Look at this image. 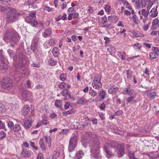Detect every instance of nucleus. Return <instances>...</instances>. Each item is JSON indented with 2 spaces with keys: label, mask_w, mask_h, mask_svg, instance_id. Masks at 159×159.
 <instances>
[{
  "label": "nucleus",
  "mask_w": 159,
  "mask_h": 159,
  "mask_svg": "<svg viewBox=\"0 0 159 159\" xmlns=\"http://www.w3.org/2000/svg\"><path fill=\"white\" fill-rule=\"evenodd\" d=\"M89 144L90 146L92 147L91 150L92 156L95 158L101 159L102 156L99 151L100 143L98 137L95 135L92 136L90 138Z\"/></svg>",
  "instance_id": "1"
},
{
  "label": "nucleus",
  "mask_w": 159,
  "mask_h": 159,
  "mask_svg": "<svg viewBox=\"0 0 159 159\" xmlns=\"http://www.w3.org/2000/svg\"><path fill=\"white\" fill-rule=\"evenodd\" d=\"M4 38L9 40L10 45L11 47H14L17 44L20 38L17 33L14 31L10 30L6 33Z\"/></svg>",
  "instance_id": "2"
},
{
  "label": "nucleus",
  "mask_w": 159,
  "mask_h": 159,
  "mask_svg": "<svg viewBox=\"0 0 159 159\" xmlns=\"http://www.w3.org/2000/svg\"><path fill=\"white\" fill-rule=\"evenodd\" d=\"M7 11V19L8 22L12 23L18 19L19 14L16 12V10L12 8H8L6 10Z\"/></svg>",
  "instance_id": "3"
},
{
  "label": "nucleus",
  "mask_w": 159,
  "mask_h": 159,
  "mask_svg": "<svg viewBox=\"0 0 159 159\" xmlns=\"http://www.w3.org/2000/svg\"><path fill=\"white\" fill-rule=\"evenodd\" d=\"M24 57L25 56L22 53L19 54L18 57L16 58L15 57H14V64L16 68H18L24 66L23 59Z\"/></svg>",
  "instance_id": "4"
},
{
  "label": "nucleus",
  "mask_w": 159,
  "mask_h": 159,
  "mask_svg": "<svg viewBox=\"0 0 159 159\" xmlns=\"http://www.w3.org/2000/svg\"><path fill=\"white\" fill-rule=\"evenodd\" d=\"M25 20L27 23H30L34 26H36L38 22L36 20V12H34L30 13L26 18Z\"/></svg>",
  "instance_id": "5"
},
{
  "label": "nucleus",
  "mask_w": 159,
  "mask_h": 159,
  "mask_svg": "<svg viewBox=\"0 0 159 159\" xmlns=\"http://www.w3.org/2000/svg\"><path fill=\"white\" fill-rule=\"evenodd\" d=\"M101 76L99 75H97L93 80L92 86L94 89H99L102 87V84L101 82Z\"/></svg>",
  "instance_id": "6"
},
{
  "label": "nucleus",
  "mask_w": 159,
  "mask_h": 159,
  "mask_svg": "<svg viewBox=\"0 0 159 159\" xmlns=\"http://www.w3.org/2000/svg\"><path fill=\"white\" fill-rule=\"evenodd\" d=\"M78 142V138L76 136H74L70 139L69 143L68 151L71 152L73 151L76 148Z\"/></svg>",
  "instance_id": "7"
},
{
  "label": "nucleus",
  "mask_w": 159,
  "mask_h": 159,
  "mask_svg": "<svg viewBox=\"0 0 159 159\" xmlns=\"http://www.w3.org/2000/svg\"><path fill=\"white\" fill-rule=\"evenodd\" d=\"M1 85L4 89H7L9 90L11 89L12 86V81L10 79H3L1 82Z\"/></svg>",
  "instance_id": "8"
},
{
  "label": "nucleus",
  "mask_w": 159,
  "mask_h": 159,
  "mask_svg": "<svg viewBox=\"0 0 159 159\" xmlns=\"http://www.w3.org/2000/svg\"><path fill=\"white\" fill-rule=\"evenodd\" d=\"M7 62V59L3 54L2 50H0V68L4 70L7 69L8 66Z\"/></svg>",
  "instance_id": "9"
},
{
  "label": "nucleus",
  "mask_w": 159,
  "mask_h": 159,
  "mask_svg": "<svg viewBox=\"0 0 159 159\" xmlns=\"http://www.w3.org/2000/svg\"><path fill=\"white\" fill-rule=\"evenodd\" d=\"M20 94L21 97L24 99H28L32 96V93L24 88L20 89Z\"/></svg>",
  "instance_id": "10"
},
{
  "label": "nucleus",
  "mask_w": 159,
  "mask_h": 159,
  "mask_svg": "<svg viewBox=\"0 0 159 159\" xmlns=\"http://www.w3.org/2000/svg\"><path fill=\"white\" fill-rule=\"evenodd\" d=\"M116 143L113 141H112L110 143L106 142L103 144V148L104 151L115 148L116 146Z\"/></svg>",
  "instance_id": "11"
},
{
  "label": "nucleus",
  "mask_w": 159,
  "mask_h": 159,
  "mask_svg": "<svg viewBox=\"0 0 159 159\" xmlns=\"http://www.w3.org/2000/svg\"><path fill=\"white\" fill-rule=\"evenodd\" d=\"M117 154L119 157H122L124 154V146L121 144L117 146Z\"/></svg>",
  "instance_id": "12"
},
{
  "label": "nucleus",
  "mask_w": 159,
  "mask_h": 159,
  "mask_svg": "<svg viewBox=\"0 0 159 159\" xmlns=\"http://www.w3.org/2000/svg\"><path fill=\"white\" fill-rule=\"evenodd\" d=\"M39 47L38 41L36 39H34L32 41V43L31 45V49L32 50L33 52L37 49Z\"/></svg>",
  "instance_id": "13"
},
{
  "label": "nucleus",
  "mask_w": 159,
  "mask_h": 159,
  "mask_svg": "<svg viewBox=\"0 0 159 159\" xmlns=\"http://www.w3.org/2000/svg\"><path fill=\"white\" fill-rule=\"evenodd\" d=\"M159 27V21L157 18L154 19L152 22L151 29L153 30L156 29Z\"/></svg>",
  "instance_id": "14"
},
{
  "label": "nucleus",
  "mask_w": 159,
  "mask_h": 159,
  "mask_svg": "<svg viewBox=\"0 0 159 159\" xmlns=\"http://www.w3.org/2000/svg\"><path fill=\"white\" fill-rule=\"evenodd\" d=\"M30 108L28 105H25L22 109L21 112L22 114L25 116L28 115L29 112Z\"/></svg>",
  "instance_id": "15"
},
{
  "label": "nucleus",
  "mask_w": 159,
  "mask_h": 159,
  "mask_svg": "<svg viewBox=\"0 0 159 159\" xmlns=\"http://www.w3.org/2000/svg\"><path fill=\"white\" fill-rule=\"evenodd\" d=\"M119 89L116 86H111L108 89V92L110 94H115Z\"/></svg>",
  "instance_id": "16"
},
{
  "label": "nucleus",
  "mask_w": 159,
  "mask_h": 159,
  "mask_svg": "<svg viewBox=\"0 0 159 159\" xmlns=\"http://www.w3.org/2000/svg\"><path fill=\"white\" fill-rule=\"evenodd\" d=\"M84 155V152L81 150L76 152L74 157V159H81Z\"/></svg>",
  "instance_id": "17"
},
{
  "label": "nucleus",
  "mask_w": 159,
  "mask_h": 159,
  "mask_svg": "<svg viewBox=\"0 0 159 159\" xmlns=\"http://www.w3.org/2000/svg\"><path fill=\"white\" fill-rule=\"evenodd\" d=\"M30 156V153L25 148H23L21 152V156L23 157H29Z\"/></svg>",
  "instance_id": "18"
},
{
  "label": "nucleus",
  "mask_w": 159,
  "mask_h": 159,
  "mask_svg": "<svg viewBox=\"0 0 159 159\" xmlns=\"http://www.w3.org/2000/svg\"><path fill=\"white\" fill-rule=\"evenodd\" d=\"M61 93L64 97H66L68 95L69 98H71V94L69 91L66 89H64L61 92Z\"/></svg>",
  "instance_id": "19"
},
{
  "label": "nucleus",
  "mask_w": 159,
  "mask_h": 159,
  "mask_svg": "<svg viewBox=\"0 0 159 159\" xmlns=\"http://www.w3.org/2000/svg\"><path fill=\"white\" fill-rule=\"evenodd\" d=\"M52 33V31L51 29L48 28L45 30L43 33V36L45 38L50 36Z\"/></svg>",
  "instance_id": "20"
},
{
  "label": "nucleus",
  "mask_w": 159,
  "mask_h": 159,
  "mask_svg": "<svg viewBox=\"0 0 159 159\" xmlns=\"http://www.w3.org/2000/svg\"><path fill=\"white\" fill-rule=\"evenodd\" d=\"M129 97L127 99V101L128 102H135L136 100L135 98L136 97V95L135 93L129 96Z\"/></svg>",
  "instance_id": "21"
},
{
  "label": "nucleus",
  "mask_w": 159,
  "mask_h": 159,
  "mask_svg": "<svg viewBox=\"0 0 159 159\" xmlns=\"http://www.w3.org/2000/svg\"><path fill=\"white\" fill-rule=\"evenodd\" d=\"M31 126V121L30 120H26L24 121V127L27 129L29 128Z\"/></svg>",
  "instance_id": "22"
},
{
  "label": "nucleus",
  "mask_w": 159,
  "mask_h": 159,
  "mask_svg": "<svg viewBox=\"0 0 159 159\" xmlns=\"http://www.w3.org/2000/svg\"><path fill=\"white\" fill-rule=\"evenodd\" d=\"M87 102V100L84 97H79L78 99V103L81 104H85Z\"/></svg>",
  "instance_id": "23"
},
{
  "label": "nucleus",
  "mask_w": 159,
  "mask_h": 159,
  "mask_svg": "<svg viewBox=\"0 0 159 159\" xmlns=\"http://www.w3.org/2000/svg\"><path fill=\"white\" fill-rule=\"evenodd\" d=\"M99 96L102 100H103L106 95V92L103 90H100L98 92Z\"/></svg>",
  "instance_id": "24"
},
{
  "label": "nucleus",
  "mask_w": 159,
  "mask_h": 159,
  "mask_svg": "<svg viewBox=\"0 0 159 159\" xmlns=\"http://www.w3.org/2000/svg\"><path fill=\"white\" fill-rule=\"evenodd\" d=\"M105 152H106V156L107 158H110L114 156V153L110 151L107 150Z\"/></svg>",
  "instance_id": "25"
},
{
  "label": "nucleus",
  "mask_w": 159,
  "mask_h": 159,
  "mask_svg": "<svg viewBox=\"0 0 159 159\" xmlns=\"http://www.w3.org/2000/svg\"><path fill=\"white\" fill-rule=\"evenodd\" d=\"M158 14V12L157 11L156 9L152 8L150 12V16L153 17H156Z\"/></svg>",
  "instance_id": "26"
},
{
  "label": "nucleus",
  "mask_w": 159,
  "mask_h": 159,
  "mask_svg": "<svg viewBox=\"0 0 159 159\" xmlns=\"http://www.w3.org/2000/svg\"><path fill=\"white\" fill-rule=\"evenodd\" d=\"M47 41L48 43V45L51 46H54L57 42L55 39L53 38L49 39Z\"/></svg>",
  "instance_id": "27"
},
{
  "label": "nucleus",
  "mask_w": 159,
  "mask_h": 159,
  "mask_svg": "<svg viewBox=\"0 0 159 159\" xmlns=\"http://www.w3.org/2000/svg\"><path fill=\"white\" fill-rule=\"evenodd\" d=\"M52 52L54 57H57L59 53V50L58 48L57 47L54 48L52 50Z\"/></svg>",
  "instance_id": "28"
},
{
  "label": "nucleus",
  "mask_w": 159,
  "mask_h": 159,
  "mask_svg": "<svg viewBox=\"0 0 159 159\" xmlns=\"http://www.w3.org/2000/svg\"><path fill=\"white\" fill-rule=\"evenodd\" d=\"M125 91H126V92L124 93L123 92V94H125L126 93H127L128 95L129 96H130V95L133 94L134 93L133 92V90L131 89L130 88H125Z\"/></svg>",
  "instance_id": "29"
},
{
  "label": "nucleus",
  "mask_w": 159,
  "mask_h": 159,
  "mask_svg": "<svg viewBox=\"0 0 159 159\" xmlns=\"http://www.w3.org/2000/svg\"><path fill=\"white\" fill-rule=\"evenodd\" d=\"M13 131L16 132H18L21 131V129L20 126L18 124H16L14 126L13 128Z\"/></svg>",
  "instance_id": "30"
},
{
  "label": "nucleus",
  "mask_w": 159,
  "mask_h": 159,
  "mask_svg": "<svg viewBox=\"0 0 159 159\" xmlns=\"http://www.w3.org/2000/svg\"><path fill=\"white\" fill-rule=\"evenodd\" d=\"M44 139L43 138H41L39 141V145L43 151H44L45 149V146L43 143Z\"/></svg>",
  "instance_id": "31"
},
{
  "label": "nucleus",
  "mask_w": 159,
  "mask_h": 159,
  "mask_svg": "<svg viewBox=\"0 0 159 159\" xmlns=\"http://www.w3.org/2000/svg\"><path fill=\"white\" fill-rule=\"evenodd\" d=\"M59 156V153L58 152H57L56 151H54L53 152L52 159H57Z\"/></svg>",
  "instance_id": "32"
},
{
  "label": "nucleus",
  "mask_w": 159,
  "mask_h": 159,
  "mask_svg": "<svg viewBox=\"0 0 159 159\" xmlns=\"http://www.w3.org/2000/svg\"><path fill=\"white\" fill-rule=\"evenodd\" d=\"M156 96V93L153 90H151L150 92V99H153Z\"/></svg>",
  "instance_id": "33"
},
{
  "label": "nucleus",
  "mask_w": 159,
  "mask_h": 159,
  "mask_svg": "<svg viewBox=\"0 0 159 159\" xmlns=\"http://www.w3.org/2000/svg\"><path fill=\"white\" fill-rule=\"evenodd\" d=\"M89 93L90 95L93 97H95L97 95V92L92 89V88H91L90 89H89Z\"/></svg>",
  "instance_id": "34"
},
{
  "label": "nucleus",
  "mask_w": 159,
  "mask_h": 159,
  "mask_svg": "<svg viewBox=\"0 0 159 159\" xmlns=\"http://www.w3.org/2000/svg\"><path fill=\"white\" fill-rule=\"evenodd\" d=\"M60 78L62 81H65L66 79V75L65 74L62 73L60 75Z\"/></svg>",
  "instance_id": "35"
},
{
  "label": "nucleus",
  "mask_w": 159,
  "mask_h": 159,
  "mask_svg": "<svg viewBox=\"0 0 159 159\" xmlns=\"http://www.w3.org/2000/svg\"><path fill=\"white\" fill-rule=\"evenodd\" d=\"M48 62L49 65L51 66H54L57 64V61H55L51 59H49Z\"/></svg>",
  "instance_id": "36"
},
{
  "label": "nucleus",
  "mask_w": 159,
  "mask_h": 159,
  "mask_svg": "<svg viewBox=\"0 0 159 159\" xmlns=\"http://www.w3.org/2000/svg\"><path fill=\"white\" fill-rule=\"evenodd\" d=\"M66 85V84L64 82H62L58 84V86L60 89L65 88Z\"/></svg>",
  "instance_id": "37"
},
{
  "label": "nucleus",
  "mask_w": 159,
  "mask_h": 159,
  "mask_svg": "<svg viewBox=\"0 0 159 159\" xmlns=\"http://www.w3.org/2000/svg\"><path fill=\"white\" fill-rule=\"evenodd\" d=\"M126 73L127 78L128 79H130L131 80L132 76V71L129 70H127L126 71Z\"/></svg>",
  "instance_id": "38"
},
{
  "label": "nucleus",
  "mask_w": 159,
  "mask_h": 159,
  "mask_svg": "<svg viewBox=\"0 0 159 159\" xmlns=\"http://www.w3.org/2000/svg\"><path fill=\"white\" fill-rule=\"evenodd\" d=\"M148 12H147L144 9H143L141 11V13L145 18H147L148 16Z\"/></svg>",
  "instance_id": "39"
},
{
  "label": "nucleus",
  "mask_w": 159,
  "mask_h": 159,
  "mask_svg": "<svg viewBox=\"0 0 159 159\" xmlns=\"http://www.w3.org/2000/svg\"><path fill=\"white\" fill-rule=\"evenodd\" d=\"M133 21L134 23L137 24H138L139 23V21L137 16L135 15H134L133 16Z\"/></svg>",
  "instance_id": "40"
},
{
  "label": "nucleus",
  "mask_w": 159,
  "mask_h": 159,
  "mask_svg": "<svg viewBox=\"0 0 159 159\" xmlns=\"http://www.w3.org/2000/svg\"><path fill=\"white\" fill-rule=\"evenodd\" d=\"M150 57L152 59L156 58L157 57V55L156 53L151 52L150 53Z\"/></svg>",
  "instance_id": "41"
},
{
  "label": "nucleus",
  "mask_w": 159,
  "mask_h": 159,
  "mask_svg": "<svg viewBox=\"0 0 159 159\" xmlns=\"http://www.w3.org/2000/svg\"><path fill=\"white\" fill-rule=\"evenodd\" d=\"M1 136L0 137V140H2L6 136V134L4 131H0Z\"/></svg>",
  "instance_id": "42"
},
{
  "label": "nucleus",
  "mask_w": 159,
  "mask_h": 159,
  "mask_svg": "<svg viewBox=\"0 0 159 159\" xmlns=\"http://www.w3.org/2000/svg\"><path fill=\"white\" fill-rule=\"evenodd\" d=\"M61 101L57 100L55 102L54 104L56 107H60L61 106Z\"/></svg>",
  "instance_id": "43"
},
{
  "label": "nucleus",
  "mask_w": 159,
  "mask_h": 159,
  "mask_svg": "<svg viewBox=\"0 0 159 159\" xmlns=\"http://www.w3.org/2000/svg\"><path fill=\"white\" fill-rule=\"evenodd\" d=\"M147 2V1L146 0H142L141 1L140 3L142 8H144L146 6Z\"/></svg>",
  "instance_id": "44"
},
{
  "label": "nucleus",
  "mask_w": 159,
  "mask_h": 159,
  "mask_svg": "<svg viewBox=\"0 0 159 159\" xmlns=\"http://www.w3.org/2000/svg\"><path fill=\"white\" fill-rule=\"evenodd\" d=\"M5 111V108L4 106L0 102V112H4Z\"/></svg>",
  "instance_id": "45"
},
{
  "label": "nucleus",
  "mask_w": 159,
  "mask_h": 159,
  "mask_svg": "<svg viewBox=\"0 0 159 159\" xmlns=\"http://www.w3.org/2000/svg\"><path fill=\"white\" fill-rule=\"evenodd\" d=\"M7 52L9 55V56L11 57L14 56L15 54L14 51L10 49L8 50Z\"/></svg>",
  "instance_id": "46"
},
{
  "label": "nucleus",
  "mask_w": 159,
  "mask_h": 159,
  "mask_svg": "<svg viewBox=\"0 0 159 159\" xmlns=\"http://www.w3.org/2000/svg\"><path fill=\"white\" fill-rule=\"evenodd\" d=\"M134 48L136 49H139L141 47V44L139 43H138L134 44L133 45Z\"/></svg>",
  "instance_id": "47"
},
{
  "label": "nucleus",
  "mask_w": 159,
  "mask_h": 159,
  "mask_svg": "<svg viewBox=\"0 0 159 159\" xmlns=\"http://www.w3.org/2000/svg\"><path fill=\"white\" fill-rule=\"evenodd\" d=\"M135 5L138 8H142L141 6V3L140 1H137L135 2Z\"/></svg>",
  "instance_id": "48"
},
{
  "label": "nucleus",
  "mask_w": 159,
  "mask_h": 159,
  "mask_svg": "<svg viewBox=\"0 0 159 159\" xmlns=\"http://www.w3.org/2000/svg\"><path fill=\"white\" fill-rule=\"evenodd\" d=\"M45 138L46 140V141L48 144H51V138L50 136H45Z\"/></svg>",
  "instance_id": "49"
},
{
  "label": "nucleus",
  "mask_w": 159,
  "mask_h": 159,
  "mask_svg": "<svg viewBox=\"0 0 159 159\" xmlns=\"http://www.w3.org/2000/svg\"><path fill=\"white\" fill-rule=\"evenodd\" d=\"M104 9L106 11L109 12L110 11L111 8L109 5H106Z\"/></svg>",
  "instance_id": "50"
},
{
  "label": "nucleus",
  "mask_w": 159,
  "mask_h": 159,
  "mask_svg": "<svg viewBox=\"0 0 159 159\" xmlns=\"http://www.w3.org/2000/svg\"><path fill=\"white\" fill-rule=\"evenodd\" d=\"M7 125H8V127L9 128H10V129L12 128V127H13L14 126V125L13 123L11 121H10L8 122V124H7Z\"/></svg>",
  "instance_id": "51"
},
{
  "label": "nucleus",
  "mask_w": 159,
  "mask_h": 159,
  "mask_svg": "<svg viewBox=\"0 0 159 159\" xmlns=\"http://www.w3.org/2000/svg\"><path fill=\"white\" fill-rule=\"evenodd\" d=\"M119 54L121 56L122 59L124 60L125 59V54L124 52H119Z\"/></svg>",
  "instance_id": "52"
},
{
  "label": "nucleus",
  "mask_w": 159,
  "mask_h": 159,
  "mask_svg": "<svg viewBox=\"0 0 159 159\" xmlns=\"http://www.w3.org/2000/svg\"><path fill=\"white\" fill-rule=\"evenodd\" d=\"M115 47L113 46H110L108 48L107 50L109 52H114L115 51Z\"/></svg>",
  "instance_id": "53"
},
{
  "label": "nucleus",
  "mask_w": 159,
  "mask_h": 159,
  "mask_svg": "<svg viewBox=\"0 0 159 159\" xmlns=\"http://www.w3.org/2000/svg\"><path fill=\"white\" fill-rule=\"evenodd\" d=\"M106 107V105L104 103H101L100 106L99 108L102 110H104Z\"/></svg>",
  "instance_id": "54"
},
{
  "label": "nucleus",
  "mask_w": 159,
  "mask_h": 159,
  "mask_svg": "<svg viewBox=\"0 0 159 159\" xmlns=\"http://www.w3.org/2000/svg\"><path fill=\"white\" fill-rule=\"evenodd\" d=\"M129 159H137L134 157V153H129Z\"/></svg>",
  "instance_id": "55"
},
{
  "label": "nucleus",
  "mask_w": 159,
  "mask_h": 159,
  "mask_svg": "<svg viewBox=\"0 0 159 159\" xmlns=\"http://www.w3.org/2000/svg\"><path fill=\"white\" fill-rule=\"evenodd\" d=\"M30 145L35 150H38V148L35 146V144L34 142H31Z\"/></svg>",
  "instance_id": "56"
},
{
  "label": "nucleus",
  "mask_w": 159,
  "mask_h": 159,
  "mask_svg": "<svg viewBox=\"0 0 159 159\" xmlns=\"http://www.w3.org/2000/svg\"><path fill=\"white\" fill-rule=\"evenodd\" d=\"M31 83L30 81L29 80H28L25 86L27 87V88H30L31 87Z\"/></svg>",
  "instance_id": "57"
},
{
  "label": "nucleus",
  "mask_w": 159,
  "mask_h": 159,
  "mask_svg": "<svg viewBox=\"0 0 159 159\" xmlns=\"http://www.w3.org/2000/svg\"><path fill=\"white\" fill-rule=\"evenodd\" d=\"M42 125H47L49 124V122L47 120L43 119L42 120Z\"/></svg>",
  "instance_id": "58"
},
{
  "label": "nucleus",
  "mask_w": 159,
  "mask_h": 159,
  "mask_svg": "<svg viewBox=\"0 0 159 159\" xmlns=\"http://www.w3.org/2000/svg\"><path fill=\"white\" fill-rule=\"evenodd\" d=\"M90 121H92L93 124L96 125L98 123V120L96 119H92Z\"/></svg>",
  "instance_id": "59"
},
{
  "label": "nucleus",
  "mask_w": 159,
  "mask_h": 159,
  "mask_svg": "<svg viewBox=\"0 0 159 159\" xmlns=\"http://www.w3.org/2000/svg\"><path fill=\"white\" fill-rule=\"evenodd\" d=\"M37 159H43V156L41 153H39L38 154Z\"/></svg>",
  "instance_id": "60"
},
{
  "label": "nucleus",
  "mask_w": 159,
  "mask_h": 159,
  "mask_svg": "<svg viewBox=\"0 0 159 159\" xmlns=\"http://www.w3.org/2000/svg\"><path fill=\"white\" fill-rule=\"evenodd\" d=\"M104 39L106 41L105 42V43L106 44H107L110 42V40L108 37H104Z\"/></svg>",
  "instance_id": "61"
},
{
  "label": "nucleus",
  "mask_w": 159,
  "mask_h": 159,
  "mask_svg": "<svg viewBox=\"0 0 159 159\" xmlns=\"http://www.w3.org/2000/svg\"><path fill=\"white\" fill-rule=\"evenodd\" d=\"M107 20V17L106 16H104L102 19V22L103 23H105Z\"/></svg>",
  "instance_id": "62"
},
{
  "label": "nucleus",
  "mask_w": 159,
  "mask_h": 159,
  "mask_svg": "<svg viewBox=\"0 0 159 159\" xmlns=\"http://www.w3.org/2000/svg\"><path fill=\"white\" fill-rule=\"evenodd\" d=\"M122 111L121 110H118L115 112V115L117 116L120 115L122 114Z\"/></svg>",
  "instance_id": "63"
},
{
  "label": "nucleus",
  "mask_w": 159,
  "mask_h": 159,
  "mask_svg": "<svg viewBox=\"0 0 159 159\" xmlns=\"http://www.w3.org/2000/svg\"><path fill=\"white\" fill-rule=\"evenodd\" d=\"M88 10L89 12L90 13H92L93 11L92 8L91 6H89L88 7Z\"/></svg>",
  "instance_id": "64"
}]
</instances>
